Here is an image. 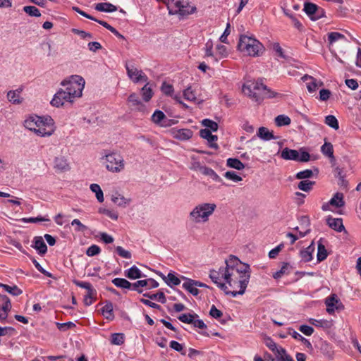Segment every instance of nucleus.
<instances>
[{
    "label": "nucleus",
    "mask_w": 361,
    "mask_h": 361,
    "mask_svg": "<svg viewBox=\"0 0 361 361\" xmlns=\"http://www.w3.org/2000/svg\"><path fill=\"white\" fill-rule=\"evenodd\" d=\"M103 164H106V168L108 171L118 173L124 168V161L123 157L116 152H111L106 154L102 158Z\"/></svg>",
    "instance_id": "6"
},
{
    "label": "nucleus",
    "mask_w": 361,
    "mask_h": 361,
    "mask_svg": "<svg viewBox=\"0 0 361 361\" xmlns=\"http://www.w3.org/2000/svg\"><path fill=\"white\" fill-rule=\"evenodd\" d=\"M243 94L256 102H260L264 99L281 97V94L274 92L260 81L247 80L242 87Z\"/></svg>",
    "instance_id": "2"
},
{
    "label": "nucleus",
    "mask_w": 361,
    "mask_h": 361,
    "mask_svg": "<svg viewBox=\"0 0 361 361\" xmlns=\"http://www.w3.org/2000/svg\"><path fill=\"white\" fill-rule=\"evenodd\" d=\"M326 224L333 230L337 232L345 231L341 218H333L329 216L326 219Z\"/></svg>",
    "instance_id": "13"
},
{
    "label": "nucleus",
    "mask_w": 361,
    "mask_h": 361,
    "mask_svg": "<svg viewBox=\"0 0 361 361\" xmlns=\"http://www.w3.org/2000/svg\"><path fill=\"white\" fill-rule=\"evenodd\" d=\"M257 135L264 140H276L278 138V137L274 136L273 133L265 127H260L259 128Z\"/></svg>",
    "instance_id": "30"
},
{
    "label": "nucleus",
    "mask_w": 361,
    "mask_h": 361,
    "mask_svg": "<svg viewBox=\"0 0 361 361\" xmlns=\"http://www.w3.org/2000/svg\"><path fill=\"white\" fill-rule=\"evenodd\" d=\"M322 153L330 159L331 162L334 164L335 157L334 156V147L331 142H325L321 147Z\"/></svg>",
    "instance_id": "21"
},
{
    "label": "nucleus",
    "mask_w": 361,
    "mask_h": 361,
    "mask_svg": "<svg viewBox=\"0 0 361 361\" xmlns=\"http://www.w3.org/2000/svg\"><path fill=\"white\" fill-rule=\"evenodd\" d=\"M99 212L106 215L110 219H114V220H117L118 217V214L116 212L111 211L110 209H108L99 208Z\"/></svg>",
    "instance_id": "59"
},
{
    "label": "nucleus",
    "mask_w": 361,
    "mask_h": 361,
    "mask_svg": "<svg viewBox=\"0 0 361 361\" xmlns=\"http://www.w3.org/2000/svg\"><path fill=\"white\" fill-rule=\"evenodd\" d=\"M309 322L317 327H320L324 329H329L332 326V322L326 319H316L311 318L310 319Z\"/></svg>",
    "instance_id": "29"
},
{
    "label": "nucleus",
    "mask_w": 361,
    "mask_h": 361,
    "mask_svg": "<svg viewBox=\"0 0 361 361\" xmlns=\"http://www.w3.org/2000/svg\"><path fill=\"white\" fill-rule=\"evenodd\" d=\"M101 251L100 247L97 245H92L89 247L86 251V255L90 257H92L98 255Z\"/></svg>",
    "instance_id": "62"
},
{
    "label": "nucleus",
    "mask_w": 361,
    "mask_h": 361,
    "mask_svg": "<svg viewBox=\"0 0 361 361\" xmlns=\"http://www.w3.org/2000/svg\"><path fill=\"white\" fill-rule=\"evenodd\" d=\"M317 5L311 2H305L304 4L303 11L305 13L309 16V18L312 20V18L314 17L315 12L317 11Z\"/></svg>",
    "instance_id": "39"
},
{
    "label": "nucleus",
    "mask_w": 361,
    "mask_h": 361,
    "mask_svg": "<svg viewBox=\"0 0 361 361\" xmlns=\"http://www.w3.org/2000/svg\"><path fill=\"white\" fill-rule=\"evenodd\" d=\"M96 293V290L92 287L87 290V294L84 297V304L86 306H90L92 304V298Z\"/></svg>",
    "instance_id": "53"
},
{
    "label": "nucleus",
    "mask_w": 361,
    "mask_h": 361,
    "mask_svg": "<svg viewBox=\"0 0 361 361\" xmlns=\"http://www.w3.org/2000/svg\"><path fill=\"white\" fill-rule=\"evenodd\" d=\"M141 94L142 99L146 102H149L152 97L153 92L152 87L149 86L148 82H147V84H145L144 87L141 89Z\"/></svg>",
    "instance_id": "38"
},
{
    "label": "nucleus",
    "mask_w": 361,
    "mask_h": 361,
    "mask_svg": "<svg viewBox=\"0 0 361 361\" xmlns=\"http://www.w3.org/2000/svg\"><path fill=\"white\" fill-rule=\"evenodd\" d=\"M202 124L207 128L206 129L210 130L211 132H216L218 130L217 123L210 119H204L202 121Z\"/></svg>",
    "instance_id": "56"
},
{
    "label": "nucleus",
    "mask_w": 361,
    "mask_h": 361,
    "mask_svg": "<svg viewBox=\"0 0 361 361\" xmlns=\"http://www.w3.org/2000/svg\"><path fill=\"white\" fill-rule=\"evenodd\" d=\"M124 275L125 276L131 280L140 279L144 276L142 274L141 271L135 265L130 267V269L126 270L124 272Z\"/></svg>",
    "instance_id": "23"
},
{
    "label": "nucleus",
    "mask_w": 361,
    "mask_h": 361,
    "mask_svg": "<svg viewBox=\"0 0 361 361\" xmlns=\"http://www.w3.org/2000/svg\"><path fill=\"white\" fill-rule=\"evenodd\" d=\"M111 199L115 204L123 208L128 207L132 202V199L130 197H126L118 191L114 192L111 195Z\"/></svg>",
    "instance_id": "12"
},
{
    "label": "nucleus",
    "mask_w": 361,
    "mask_h": 361,
    "mask_svg": "<svg viewBox=\"0 0 361 361\" xmlns=\"http://www.w3.org/2000/svg\"><path fill=\"white\" fill-rule=\"evenodd\" d=\"M329 204L337 208L342 207L345 205L343 200V195L341 192H336L334 196L329 200Z\"/></svg>",
    "instance_id": "32"
},
{
    "label": "nucleus",
    "mask_w": 361,
    "mask_h": 361,
    "mask_svg": "<svg viewBox=\"0 0 361 361\" xmlns=\"http://www.w3.org/2000/svg\"><path fill=\"white\" fill-rule=\"evenodd\" d=\"M298 153L299 152L295 149H291L286 147L282 150L281 157L285 160H293L298 161Z\"/></svg>",
    "instance_id": "20"
},
{
    "label": "nucleus",
    "mask_w": 361,
    "mask_h": 361,
    "mask_svg": "<svg viewBox=\"0 0 361 361\" xmlns=\"http://www.w3.org/2000/svg\"><path fill=\"white\" fill-rule=\"evenodd\" d=\"M112 283L116 287L123 289H130L132 287L131 283L123 278H115L112 280Z\"/></svg>",
    "instance_id": "36"
},
{
    "label": "nucleus",
    "mask_w": 361,
    "mask_h": 361,
    "mask_svg": "<svg viewBox=\"0 0 361 361\" xmlns=\"http://www.w3.org/2000/svg\"><path fill=\"white\" fill-rule=\"evenodd\" d=\"M116 250L118 253V255L123 258H126V259H130L131 257H132V255L131 253L128 251V250H126L123 247L121 246H117L116 247Z\"/></svg>",
    "instance_id": "63"
},
{
    "label": "nucleus",
    "mask_w": 361,
    "mask_h": 361,
    "mask_svg": "<svg viewBox=\"0 0 361 361\" xmlns=\"http://www.w3.org/2000/svg\"><path fill=\"white\" fill-rule=\"evenodd\" d=\"M54 132V128H47V127H45L44 126H41V125L35 131V133L36 134H37L38 135H40L42 137L50 136L53 134Z\"/></svg>",
    "instance_id": "42"
},
{
    "label": "nucleus",
    "mask_w": 361,
    "mask_h": 361,
    "mask_svg": "<svg viewBox=\"0 0 361 361\" xmlns=\"http://www.w3.org/2000/svg\"><path fill=\"white\" fill-rule=\"evenodd\" d=\"M224 269V268H220L219 271H215V270H211L209 272V278L212 279V281L216 284L218 283L220 274L222 275V270Z\"/></svg>",
    "instance_id": "60"
},
{
    "label": "nucleus",
    "mask_w": 361,
    "mask_h": 361,
    "mask_svg": "<svg viewBox=\"0 0 361 361\" xmlns=\"http://www.w3.org/2000/svg\"><path fill=\"white\" fill-rule=\"evenodd\" d=\"M42 123V117L38 116H30L25 121L24 126L31 131H35L37 128Z\"/></svg>",
    "instance_id": "14"
},
{
    "label": "nucleus",
    "mask_w": 361,
    "mask_h": 361,
    "mask_svg": "<svg viewBox=\"0 0 361 361\" xmlns=\"http://www.w3.org/2000/svg\"><path fill=\"white\" fill-rule=\"evenodd\" d=\"M74 99L72 94H68V91L65 88L60 89L54 94L51 104L56 107H60L63 105L65 102H73Z\"/></svg>",
    "instance_id": "7"
},
{
    "label": "nucleus",
    "mask_w": 361,
    "mask_h": 361,
    "mask_svg": "<svg viewBox=\"0 0 361 361\" xmlns=\"http://www.w3.org/2000/svg\"><path fill=\"white\" fill-rule=\"evenodd\" d=\"M200 172L207 176H209L212 180L216 182L222 183V179L220 176L211 168L207 166H201L200 168Z\"/></svg>",
    "instance_id": "26"
},
{
    "label": "nucleus",
    "mask_w": 361,
    "mask_h": 361,
    "mask_svg": "<svg viewBox=\"0 0 361 361\" xmlns=\"http://www.w3.org/2000/svg\"><path fill=\"white\" fill-rule=\"evenodd\" d=\"M183 96L184 99L190 102L197 100L195 90L192 86L188 87L183 91Z\"/></svg>",
    "instance_id": "44"
},
{
    "label": "nucleus",
    "mask_w": 361,
    "mask_h": 361,
    "mask_svg": "<svg viewBox=\"0 0 361 361\" xmlns=\"http://www.w3.org/2000/svg\"><path fill=\"white\" fill-rule=\"evenodd\" d=\"M200 136L206 139L209 143V146L212 148L217 149L218 145L215 142L218 137L216 135H214L212 134V132L209 129H202L200 131Z\"/></svg>",
    "instance_id": "15"
},
{
    "label": "nucleus",
    "mask_w": 361,
    "mask_h": 361,
    "mask_svg": "<svg viewBox=\"0 0 361 361\" xmlns=\"http://www.w3.org/2000/svg\"><path fill=\"white\" fill-rule=\"evenodd\" d=\"M166 119V115L161 110H156L151 118L152 121L160 127H164Z\"/></svg>",
    "instance_id": "22"
},
{
    "label": "nucleus",
    "mask_w": 361,
    "mask_h": 361,
    "mask_svg": "<svg viewBox=\"0 0 361 361\" xmlns=\"http://www.w3.org/2000/svg\"><path fill=\"white\" fill-rule=\"evenodd\" d=\"M182 323L190 324L194 328L200 329H207L203 320L200 319L198 314L193 313H182Z\"/></svg>",
    "instance_id": "8"
},
{
    "label": "nucleus",
    "mask_w": 361,
    "mask_h": 361,
    "mask_svg": "<svg viewBox=\"0 0 361 361\" xmlns=\"http://www.w3.org/2000/svg\"><path fill=\"white\" fill-rule=\"evenodd\" d=\"M90 190L92 192L95 193L97 200L99 202H104V194L100 186L98 184L92 183L90 185Z\"/></svg>",
    "instance_id": "43"
},
{
    "label": "nucleus",
    "mask_w": 361,
    "mask_h": 361,
    "mask_svg": "<svg viewBox=\"0 0 361 361\" xmlns=\"http://www.w3.org/2000/svg\"><path fill=\"white\" fill-rule=\"evenodd\" d=\"M111 343L120 345L124 343V334L121 333H114L111 335Z\"/></svg>",
    "instance_id": "55"
},
{
    "label": "nucleus",
    "mask_w": 361,
    "mask_h": 361,
    "mask_svg": "<svg viewBox=\"0 0 361 361\" xmlns=\"http://www.w3.org/2000/svg\"><path fill=\"white\" fill-rule=\"evenodd\" d=\"M144 297L148 298L150 300H157L159 302L165 303L166 302V298L164 295V293L163 292H159L155 294H150V293H144Z\"/></svg>",
    "instance_id": "47"
},
{
    "label": "nucleus",
    "mask_w": 361,
    "mask_h": 361,
    "mask_svg": "<svg viewBox=\"0 0 361 361\" xmlns=\"http://www.w3.org/2000/svg\"><path fill=\"white\" fill-rule=\"evenodd\" d=\"M126 68L128 76L133 82L137 83L140 81L147 82V76L141 70H138L135 66L126 64Z\"/></svg>",
    "instance_id": "9"
},
{
    "label": "nucleus",
    "mask_w": 361,
    "mask_h": 361,
    "mask_svg": "<svg viewBox=\"0 0 361 361\" xmlns=\"http://www.w3.org/2000/svg\"><path fill=\"white\" fill-rule=\"evenodd\" d=\"M343 38H345V36L337 32H331L328 34V40L330 44H333L334 42Z\"/></svg>",
    "instance_id": "58"
},
{
    "label": "nucleus",
    "mask_w": 361,
    "mask_h": 361,
    "mask_svg": "<svg viewBox=\"0 0 361 361\" xmlns=\"http://www.w3.org/2000/svg\"><path fill=\"white\" fill-rule=\"evenodd\" d=\"M314 171H315L317 174L319 173V170L317 168H314V171L311 169H305L304 171L297 173L295 178L297 179L301 180L311 178L313 176Z\"/></svg>",
    "instance_id": "41"
},
{
    "label": "nucleus",
    "mask_w": 361,
    "mask_h": 361,
    "mask_svg": "<svg viewBox=\"0 0 361 361\" xmlns=\"http://www.w3.org/2000/svg\"><path fill=\"white\" fill-rule=\"evenodd\" d=\"M54 168L59 172H65L70 169V166L65 157H58L54 159Z\"/></svg>",
    "instance_id": "17"
},
{
    "label": "nucleus",
    "mask_w": 361,
    "mask_h": 361,
    "mask_svg": "<svg viewBox=\"0 0 361 361\" xmlns=\"http://www.w3.org/2000/svg\"><path fill=\"white\" fill-rule=\"evenodd\" d=\"M288 334L295 339L299 340L301 342H302L308 349H313L312 343L307 339H306L299 333L295 331L293 329H288Z\"/></svg>",
    "instance_id": "28"
},
{
    "label": "nucleus",
    "mask_w": 361,
    "mask_h": 361,
    "mask_svg": "<svg viewBox=\"0 0 361 361\" xmlns=\"http://www.w3.org/2000/svg\"><path fill=\"white\" fill-rule=\"evenodd\" d=\"M85 80L82 77L74 75L68 79L63 80L61 83L68 91V94H72L74 98L80 97L85 87Z\"/></svg>",
    "instance_id": "4"
},
{
    "label": "nucleus",
    "mask_w": 361,
    "mask_h": 361,
    "mask_svg": "<svg viewBox=\"0 0 361 361\" xmlns=\"http://www.w3.org/2000/svg\"><path fill=\"white\" fill-rule=\"evenodd\" d=\"M161 276L164 280V281L170 286H177L180 282V280L172 273H169L167 276L161 274Z\"/></svg>",
    "instance_id": "35"
},
{
    "label": "nucleus",
    "mask_w": 361,
    "mask_h": 361,
    "mask_svg": "<svg viewBox=\"0 0 361 361\" xmlns=\"http://www.w3.org/2000/svg\"><path fill=\"white\" fill-rule=\"evenodd\" d=\"M216 205L214 203H203L196 206L190 212V217L192 221L198 222H206L209 216L213 214Z\"/></svg>",
    "instance_id": "5"
},
{
    "label": "nucleus",
    "mask_w": 361,
    "mask_h": 361,
    "mask_svg": "<svg viewBox=\"0 0 361 361\" xmlns=\"http://www.w3.org/2000/svg\"><path fill=\"white\" fill-rule=\"evenodd\" d=\"M95 10L101 12L111 13L117 11V7L111 3H98L94 6Z\"/></svg>",
    "instance_id": "24"
},
{
    "label": "nucleus",
    "mask_w": 361,
    "mask_h": 361,
    "mask_svg": "<svg viewBox=\"0 0 361 361\" xmlns=\"http://www.w3.org/2000/svg\"><path fill=\"white\" fill-rule=\"evenodd\" d=\"M226 165L237 170H242L245 168L244 164L237 158H228L226 161Z\"/></svg>",
    "instance_id": "34"
},
{
    "label": "nucleus",
    "mask_w": 361,
    "mask_h": 361,
    "mask_svg": "<svg viewBox=\"0 0 361 361\" xmlns=\"http://www.w3.org/2000/svg\"><path fill=\"white\" fill-rule=\"evenodd\" d=\"M128 102H130L133 106H136V109L138 111H143L145 109V106L141 102L139 97L135 93L130 94Z\"/></svg>",
    "instance_id": "31"
},
{
    "label": "nucleus",
    "mask_w": 361,
    "mask_h": 361,
    "mask_svg": "<svg viewBox=\"0 0 361 361\" xmlns=\"http://www.w3.org/2000/svg\"><path fill=\"white\" fill-rule=\"evenodd\" d=\"M238 49L245 54L252 56H259L262 54L264 49L263 44L261 42L257 39L247 35H241L240 37Z\"/></svg>",
    "instance_id": "3"
},
{
    "label": "nucleus",
    "mask_w": 361,
    "mask_h": 361,
    "mask_svg": "<svg viewBox=\"0 0 361 361\" xmlns=\"http://www.w3.org/2000/svg\"><path fill=\"white\" fill-rule=\"evenodd\" d=\"M325 123L335 130H338L339 128L338 121L333 115H329L325 117Z\"/></svg>",
    "instance_id": "51"
},
{
    "label": "nucleus",
    "mask_w": 361,
    "mask_h": 361,
    "mask_svg": "<svg viewBox=\"0 0 361 361\" xmlns=\"http://www.w3.org/2000/svg\"><path fill=\"white\" fill-rule=\"evenodd\" d=\"M8 99L13 104H20L22 99L20 98V92L18 90L9 91L7 94Z\"/></svg>",
    "instance_id": "48"
},
{
    "label": "nucleus",
    "mask_w": 361,
    "mask_h": 361,
    "mask_svg": "<svg viewBox=\"0 0 361 361\" xmlns=\"http://www.w3.org/2000/svg\"><path fill=\"white\" fill-rule=\"evenodd\" d=\"M195 6L190 5L188 1L182 0V19L196 11Z\"/></svg>",
    "instance_id": "27"
},
{
    "label": "nucleus",
    "mask_w": 361,
    "mask_h": 361,
    "mask_svg": "<svg viewBox=\"0 0 361 361\" xmlns=\"http://www.w3.org/2000/svg\"><path fill=\"white\" fill-rule=\"evenodd\" d=\"M302 80L305 82L310 80V82H307V88L310 92H314L318 88V84L313 77L305 75L302 78Z\"/></svg>",
    "instance_id": "33"
},
{
    "label": "nucleus",
    "mask_w": 361,
    "mask_h": 361,
    "mask_svg": "<svg viewBox=\"0 0 361 361\" xmlns=\"http://www.w3.org/2000/svg\"><path fill=\"white\" fill-rule=\"evenodd\" d=\"M289 267H290V264L288 263H287V262L283 263V265H282L281 269L279 271L275 272L273 274V277L275 279H280L284 274H289V271H288Z\"/></svg>",
    "instance_id": "52"
},
{
    "label": "nucleus",
    "mask_w": 361,
    "mask_h": 361,
    "mask_svg": "<svg viewBox=\"0 0 361 361\" xmlns=\"http://www.w3.org/2000/svg\"><path fill=\"white\" fill-rule=\"evenodd\" d=\"M23 11L31 17L41 16L39 10L34 6H25L23 7Z\"/></svg>",
    "instance_id": "46"
},
{
    "label": "nucleus",
    "mask_w": 361,
    "mask_h": 361,
    "mask_svg": "<svg viewBox=\"0 0 361 361\" xmlns=\"http://www.w3.org/2000/svg\"><path fill=\"white\" fill-rule=\"evenodd\" d=\"M314 181L311 180H301L298 185V188L304 191L309 192L312 190V186L314 185Z\"/></svg>",
    "instance_id": "50"
},
{
    "label": "nucleus",
    "mask_w": 361,
    "mask_h": 361,
    "mask_svg": "<svg viewBox=\"0 0 361 361\" xmlns=\"http://www.w3.org/2000/svg\"><path fill=\"white\" fill-rule=\"evenodd\" d=\"M32 247L35 248L40 255H44L47 252V246L42 236H36L34 238Z\"/></svg>",
    "instance_id": "16"
},
{
    "label": "nucleus",
    "mask_w": 361,
    "mask_h": 361,
    "mask_svg": "<svg viewBox=\"0 0 361 361\" xmlns=\"http://www.w3.org/2000/svg\"><path fill=\"white\" fill-rule=\"evenodd\" d=\"M97 23L109 30L110 32H111L113 34H114L117 37L124 39V36L120 34L114 27L108 24L106 22L103 20H97Z\"/></svg>",
    "instance_id": "54"
},
{
    "label": "nucleus",
    "mask_w": 361,
    "mask_h": 361,
    "mask_svg": "<svg viewBox=\"0 0 361 361\" xmlns=\"http://www.w3.org/2000/svg\"><path fill=\"white\" fill-rule=\"evenodd\" d=\"M290 122V118L283 114L279 115L275 118V123L277 126H288Z\"/></svg>",
    "instance_id": "49"
},
{
    "label": "nucleus",
    "mask_w": 361,
    "mask_h": 361,
    "mask_svg": "<svg viewBox=\"0 0 361 361\" xmlns=\"http://www.w3.org/2000/svg\"><path fill=\"white\" fill-rule=\"evenodd\" d=\"M182 288L187 290L189 293L192 295L193 296H197L199 294V290L197 288L196 281L186 278L182 276Z\"/></svg>",
    "instance_id": "11"
},
{
    "label": "nucleus",
    "mask_w": 361,
    "mask_h": 361,
    "mask_svg": "<svg viewBox=\"0 0 361 361\" xmlns=\"http://www.w3.org/2000/svg\"><path fill=\"white\" fill-rule=\"evenodd\" d=\"M325 305L329 314H333L336 310L343 309V305L335 294L331 295L326 299Z\"/></svg>",
    "instance_id": "10"
},
{
    "label": "nucleus",
    "mask_w": 361,
    "mask_h": 361,
    "mask_svg": "<svg viewBox=\"0 0 361 361\" xmlns=\"http://www.w3.org/2000/svg\"><path fill=\"white\" fill-rule=\"evenodd\" d=\"M298 153V161L300 162H307L310 159V155L309 152L304 151L303 148H300Z\"/></svg>",
    "instance_id": "61"
},
{
    "label": "nucleus",
    "mask_w": 361,
    "mask_h": 361,
    "mask_svg": "<svg viewBox=\"0 0 361 361\" xmlns=\"http://www.w3.org/2000/svg\"><path fill=\"white\" fill-rule=\"evenodd\" d=\"M0 287L3 288L6 292L12 295L18 296L22 294L23 291L17 286H10L6 284L0 283Z\"/></svg>",
    "instance_id": "40"
},
{
    "label": "nucleus",
    "mask_w": 361,
    "mask_h": 361,
    "mask_svg": "<svg viewBox=\"0 0 361 361\" xmlns=\"http://www.w3.org/2000/svg\"><path fill=\"white\" fill-rule=\"evenodd\" d=\"M224 177L227 179L231 180L234 182H239L242 180V178L237 175L234 171H227L224 174Z\"/></svg>",
    "instance_id": "64"
},
{
    "label": "nucleus",
    "mask_w": 361,
    "mask_h": 361,
    "mask_svg": "<svg viewBox=\"0 0 361 361\" xmlns=\"http://www.w3.org/2000/svg\"><path fill=\"white\" fill-rule=\"evenodd\" d=\"M102 313L108 320H113L114 314L113 312V304L110 301H106L105 305L102 308Z\"/></svg>",
    "instance_id": "25"
},
{
    "label": "nucleus",
    "mask_w": 361,
    "mask_h": 361,
    "mask_svg": "<svg viewBox=\"0 0 361 361\" xmlns=\"http://www.w3.org/2000/svg\"><path fill=\"white\" fill-rule=\"evenodd\" d=\"M0 301L3 302L2 305L0 307V311L8 313L12 307L8 297L6 295L0 294Z\"/></svg>",
    "instance_id": "37"
},
{
    "label": "nucleus",
    "mask_w": 361,
    "mask_h": 361,
    "mask_svg": "<svg viewBox=\"0 0 361 361\" xmlns=\"http://www.w3.org/2000/svg\"><path fill=\"white\" fill-rule=\"evenodd\" d=\"M314 251V243H312L305 249L300 252V256L305 262H310L312 259V253Z\"/></svg>",
    "instance_id": "18"
},
{
    "label": "nucleus",
    "mask_w": 361,
    "mask_h": 361,
    "mask_svg": "<svg viewBox=\"0 0 361 361\" xmlns=\"http://www.w3.org/2000/svg\"><path fill=\"white\" fill-rule=\"evenodd\" d=\"M319 350L326 358L331 360L334 357V350L331 345L325 341H322L319 343Z\"/></svg>",
    "instance_id": "19"
},
{
    "label": "nucleus",
    "mask_w": 361,
    "mask_h": 361,
    "mask_svg": "<svg viewBox=\"0 0 361 361\" xmlns=\"http://www.w3.org/2000/svg\"><path fill=\"white\" fill-rule=\"evenodd\" d=\"M327 251L325 246L321 243H318L317 258L318 262L324 261L327 257Z\"/></svg>",
    "instance_id": "45"
},
{
    "label": "nucleus",
    "mask_w": 361,
    "mask_h": 361,
    "mask_svg": "<svg viewBox=\"0 0 361 361\" xmlns=\"http://www.w3.org/2000/svg\"><path fill=\"white\" fill-rule=\"evenodd\" d=\"M225 263L226 267L222 270V278L233 289V297L243 295L250 279V265L243 263L234 255H230Z\"/></svg>",
    "instance_id": "1"
},
{
    "label": "nucleus",
    "mask_w": 361,
    "mask_h": 361,
    "mask_svg": "<svg viewBox=\"0 0 361 361\" xmlns=\"http://www.w3.org/2000/svg\"><path fill=\"white\" fill-rule=\"evenodd\" d=\"M131 285H132V287H131L130 289H132L133 290H136L139 293H142V290L140 289V287H146V286H147V282L145 281V280H140V281H137L135 283H131Z\"/></svg>",
    "instance_id": "57"
}]
</instances>
